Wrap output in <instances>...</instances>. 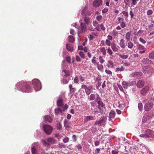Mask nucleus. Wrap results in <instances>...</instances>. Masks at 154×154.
Instances as JSON below:
<instances>
[{
	"instance_id": "obj_1",
	"label": "nucleus",
	"mask_w": 154,
	"mask_h": 154,
	"mask_svg": "<svg viewBox=\"0 0 154 154\" xmlns=\"http://www.w3.org/2000/svg\"><path fill=\"white\" fill-rule=\"evenodd\" d=\"M16 86L17 89L23 92L29 93L32 92L30 87L24 81L18 82Z\"/></svg>"
},
{
	"instance_id": "obj_2",
	"label": "nucleus",
	"mask_w": 154,
	"mask_h": 154,
	"mask_svg": "<svg viewBox=\"0 0 154 154\" xmlns=\"http://www.w3.org/2000/svg\"><path fill=\"white\" fill-rule=\"evenodd\" d=\"M32 82L35 91H39L41 89L42 86L39 80L37 79H34L32 80Z\"/></svg>"
},
{
	"instance_id": "obj_3",
	"label": "nucleus",
	"mask_w": 154,
	"mask_h": 154,
	"mask_svg": "<svg viewBox=\"0 0 154 154\" xmlns=\"http://www.w3.org/2000/svg\"><path fill=\"white\" fill-rule=\"evenodd\" d=\"M142 71L146 74L147 76H149L151 75L152 73L153 72L154 69L152 66H147L143 68Z\"/></svg>"
},
{
	"instance_id": "obj_4",
	"label": "nucleus",
	"mask_w": 154,
	"mask_h": 154,
	"mask_svg": "<svg viewBox=\"0 0 154 154\" xmlns=\"http://www.w3.org/2000/svg\"><path fill=\"white\" fill-rule=\"evenodd\" d=\"M141 137H154V131L149 129L146 130L145 134L140 135Z\"/></svg>"
},
{
	"instance_id": "obj_5",
	"label": "nucleus",
	"mask_w": 154,
	"mask_h": 154,
	"mask_svg": "<svg viewBox=\"0 0 154 154\" xmlns=\"http://www.w3.org/2000/svg\"><path fill=\"white\" fill-rule=\"evenodd\" d=\"M43 128L45 132L48 135L50 134L52 132L53 129L50 125H45L43 126Z\"/></svg>"
},
{
	"instance_id": "obj_6",
	"label": "nucleus",
	"mask_w": 154,
	"mask_h": 154,
	"mask_svg": "<svg viewBox=\"0 0 154 154\" xmlns=\"http://www.w3.org/2000/svg\"><path fill=\"white\" fill-rule=\"evenodd\" d=\"M68 108L67 105H66L64 107L61 108L58 107V108L55 109V113L56 115H58L60 113H62V111H64L66 109Z\"/></svg>"
},
{
	"instance_id": "obj_7",
	"label": "nucleus",
	"mask_w": 154,
	"mask_h": 154,
	"mask_svg": "<svg viewBox=\"0 0 154 154\" xmlns=\"http://www.w3.org/2000/svg\"><path fill=\"white\" fill-rule=\"evenodd\" d=\"M153 104L152 102H149L145 105L144 109L146 111H149L153 107Z\"/></svg>"
},
{
	"instance_id": "obj_8",
	"label": "nucleus",
	"mask_w": 154,
	"mask_h": 154,
	"mask_svg": "<svg viewBox=\"0 0 154 154\" xmlns=\"http://www.w3.org/2000/svg\"><path fill=\"white\" fill-rule=\"evenodd\" d=\"M38 144V143H35L32 144L31 151L32 154H37L36 148Z\"/></svg>"
},
{
	"instance_id": "obj_9",
	"label": "nucleus",
	"mask_w": 154,
	"mask_h": 154,
	"mask_svg": "<svg viewBox=\"0 0 154 154\" xmlns=\"http://www.w3.org/2000/svg\"><path fill=\"white\" fill-rule=\"evenodd\" d=\"M102 0H95L93 2V6L95 8L98 7L102 5Z\"/></svg>"
},
{
	"instance_id": "obj_10",
	"label": "nucleus",
	"mask_w": 154,
	"mask_h": 154,
	"mask_svg": "<svg viewBox=\"0 0 154 154\" xmlns=\"http://www.w3.org/2000/svg\"><path fill=\"white\" fill-rule=\"evenodd\" d=\"M57 104L58 107L61 108H63V107H64L66 105H67L66 104H64L63 103V99L60 97H59V99L57 100Z\"/></svg>"
},
{
	"instance_id": "obj_11",
	"label": "nucleus",
	"mask_w": 154,
	"mask_h": 154,
	"mask_svg": "<svg viewBox=\"0 0 154 154\" xmlns=\"http://www.w3.org/2000/svg\"><path fill=\"white\" fill-rule=\"evenodd\" d=\"M149 91V87L148 86H145L144 88L141 91L140 93L143 95H145Z\"/></svg>"
},
{
	"instance_id": "obj_12",
	"label": "nucleus",
	"mask_w": 154,
	"mask_h": 154,
	"mask_svg": "<svg viewBox=\"0 0 154 154\" xmlns=\"http://www.w3.org/2000/svg\"><path fill=\"white\" fill-rule=\"evenodd\" d=\"M154 116V114L153 113H149L144 115L143 118V121H145V119L148 117V119H150L153 117Z\"/></svg>"
},
{
	"instance_id": "obj_13",
	"label": "nucleus",
	"mask_w": 154,
	"mask_h": 154,
	"mask_svg": "<svg viewBox=\"0 0 154 154\" xmlns=\"http://www.w3.org/2000/svg\"><path fill=\"white\" fill-rule=\"evenodd\" d=\"M125 38L127 41H130V39L134 42L135 41V38L131 36V33L130 32H128L126 33L125 35Z\"/></svg>"
},
{
	"instance_id": "obj_14",
	"label": "nucleus",
	"mask_w": 154,
	"mask_h": 154,
	"mask_svg": "<svg viewBox=\"0 0 154 154\" xmlns=\"http://www.w3.org/2000/svg\"><path fill=\"white\" fill-rule=\"evenodd\" d=\"M70 75L69 71L66 69L63 70L62 72V75L63 77H67Z\"/></svg>"
},
{
	"instance_id": "obj_15",
	"label": "nucleus",
	"mask_w": 154,
	"mask_h": 154,
	"mask_svg": "<svg viewBox=\"0 0 154 154\" xmlns=\"http://www.w3.org/2000/svg\"><path fill=\"white\" fill-rule=\"evenodd\" d=\"M79 22L80 23L81 30L82 32H84L86 30L85 25L84 23H82V20H80Z\"/></svg>"
},
{
	"instance_id": "obj_16",
	"label": "nucleus",
	"mask_w": 154,
	"mask_h": 154,
	"mask_svg": "<svg viewBox=\"0 0 154 154\" xmlns=\"http://www.w3.org/2000/svg\"><path fill=\"white\" fill-rule=\"evenodd\" d=\"M47 141L48 142L49 146L50 144L55 143L56 142V140L54 138L49 137L47 139Z\"/></svg>"
},
{
	"instance_id": "obj_17",
	"label": "nucleus",
	"mask_w": 154,
	"mask_h": 154,
	"mask_svg": "<svg viewBox=\"0 0 154 154\" xmlns=\"http://www.w3.org/2000/svg\"><path fill=\"white\" fill-rule=\"evenodd\" d=\"M145 84V82L142 80H139L137 82V86L138 88H140L143 87Z\"/></svg>"
},
{
	"instance_id": "obj_18",
	"label": "nucleus",
	"mask_w": 154,
	"mask_h": 154,
	"mask_svg": "<svg viewBox=\"0 0 154 154\" xmlns=\"http://www.w3.org/2000/svg\"><path fill=\"white\" fill-rule=\"evenodd\" d=\"M92 86H89L87 87L85 89V92L86 94L89 95L92 92Z\"/></svg>"
},
{
	"instance_id": "obj_19",
	"label": "nucleus",
	"mask_w": 154,
	"mask_h": 154,
	"mask_svg": "<svg viewBox=\"0 0 154 154\" xmlns=\"http://www.w3.org/2000/svg\"><path fill=\"white\" fill-rule=\"evenodd\" d=\"M95 29L98 31H101V30H105V28L103 24H101L100 25H98V27H96Z\"/></svg>"
},
{
	"instance_id": "obj_20",
	"label": "nucleus",
	"mask_w": 154,
	"mask_h": 154,
	"mask_svg": "<svg viewBox=\"0 0 154 154\" xmlns=\"http://www.w3.org/2000/svg\"><path fill=\"white\" fill-rule=\"evenodd\" d=\"M44 120L46 122H51L52 120V119L50 115H47L44 117Z\"/></svg>"
},
{
	"instance_id": "obj_21",
	"label": "nucleus",
	"mask_w": 154,
	"mask_h": 154,
	"mask_svg": "<svg viewBox=\"0 0 154 154\" xmlns=\"http://www.w3.org/2000/svg\"><path fill=\"white\" fill-rule=\"evenodd\" d=\"M118 20L119 22L121 23V26L122 28H124L125 26V23L123 22L124 19L123 18L121 17H119L118 18Z\"/></svg>"
},
{
	"instance_id": "obj_22",
	"label": "nucleus",
	"mask_w": 154,
	"mask_h": 154,
	"mask_svg": "<svg viewBox=\"0 0 154 154\" xmlns=\"http://www.w3.org/2000/svg\"><path fill=\"white\" fill-rule=\"evenodd\" d=\"M111 48L113 51H117L119 48V47L115 44H113L111 45Z\"/></svg>"
},
{
	"instance_id": "obj_23",
	"label": "nucleus",
	"mask_w": 154,
	"mask_h": 154,
	"mask_svg": "<svg viewBox=\"0 0 154 154\" xmlns=\"http://www.w3.org/2000/svg\"><path fill=\"white\" fill-rule=\"evenodd\" d=\"M94 119V117L93 116H88L85 118L84 122L86 123L88 121L93 120Z\"/></svg>"
},
{
	"instance_id": "obj_24",
	"label": "nucleus",
	"mask_w": 154,
	"mask_h": 154,
	"mask_svg": "<svg viewBox=\"0 0 154 154\" xmlns=\"http://www.w3.org/2000/svg\"><path fill=\"white\" fill-rule=\"evenodd\" d=\"M142 61L145 64H151L152 63V62L151 60H149L147 58L143 59Z\"/></svg>"
},
{
	"instance_id": "obj_25",
	"label": "nucleus",
	"mask_w": 154,
	"mask_h": 154,
	"mask_svg": "<svg viewBox=\"0 0 154 154\" xmlns=\"http://www.w3.org/2000/svg\"><path fill=\"white\" fill-rule=\"evenodd\" d=\"M104 122V120L103 119H100L99 121H97L95 122L94 125H98L100 126H102Z\"/></svg>"
},
{
	"instance_id": "obj_26",
	"label": "nucleus",
	"mask_w": 154,
	"mask_h": 154,
	"mask_svg": "<svg viewBox=\"0 0 154 154\" xmlns=\"http://www.w3.org/2000/svg\"><path fill=\"white\" fill-rule=\"evenodd\" d=\"M119 45L122 48L124 49L125 48V41L123 39H121L119 43Z\"/></svg>"
},
{
	"instance_id": "obj_27",
	"label": "nucleus",
	"mask_w": 154,
	"mask_h": 154,
	"mask_svg": "<svg viewBox=\"0 0 154 154\" xmlns=\"http://www.w3.org/2000/svg\"><path fill=\"white\" fill-rule=\"evenodd\" d=\"M97 103L98 104V107L100 109H101V107H103L104 108L105 107V105L101 101H98L97 102Z\"/></svg>"
},
{
	"instance_id": "obj_28",
	"label": "nucleus",
	"mask_w": 154,
	"mask_h": 154,
	"mask_svg": "<svg viewBox=\"0 0 154 154\" xmlns=\"http://www.w3.org/2000/svg\"><path fill=\"white\" fill-rule=\"evenodd\" d=\"M66 48L67 50L70 51H72L73 50V47L71 44H67Z\"/></svg>"
},
{
	"instance_id": "obj_29",
	"label": "nucleus",
	"mask_w": 154,
	"mask_h": 154,
	"mask_svg": "<svg viewBox=\"0 0 154 154\" xmlns=\"http://www.w3.org/2000/svg\"><path fill=\"white\" fill-rule=\"evenodd\" d=\"M116 113L114 111L111 110L109 114L110 119H113L114 118Z\"/></svg>"
},
{
	"instance_id": "obj_30",
	"label": "nucleus",
	"mask_w": 154,
	"mask_h": 154,
	"mask_svg": "<svg viewBox=\"0 0 154 154\" xmlns=\"http://www.w3.org/2000/svg\"><path fill=\"white\" fill-rule=\"evenodd\" d=\"M96 65L97 66V67L99 70L101 71H103V65H102L101 64H99L98 63H97Z\"/></svg>"
},
{
	"instance_id": "obj_31",
	"label": "nucleus",
	"mask_w": 154,
	"mask_h": 154,
	"mask_svg": "<svg viewBox=\"0 0 154 154\" xmlns=\"http://www.w3.org/2000/svg\"><path fill=\"white\" fill-rule=\"evenodd\" d=\"M106 49H105V47L101 48L100 49V51L102 52L103 55H106Z\"/></svg>"
},
{
	"instance_id": "obj_32",
	"label": "nucleus",
	"mask_w": 154,
	"mask_h": 154,
	"mask_svg": "<svg viewBox=\"0 0 154 154\" xmlns=\"http://www.w3.org/2000/svg\"><path fill=\"white\" fill-rule=\"evenodd\" d=\"M107 66L109 68H112L113 66V62L111 61H109L108 62Z\"/></svg>"
},
{
	"instance_id": "obj_33",
	"label": "nucleus",
	"mask_w": 154,
	"mask_h": 154,
	"mask_svg": "<svg viewBox=\"0 0 154 154\" xmlns=\"http://www.w3.org/2000/svg\"><path fill=\"white\" fill-rule=\"evenodd\" d=\"M84 21L86 24L88 25L90 22V19L89 17H85L84 18Z\"/></svg>"
},
{
	"instance_id": "obj_34",
	"label": "nucleus",
	"mask_w": 154,
	"mask_h": 154,
	"mask_svg": "<svg viewBox=\"0 0 154 154\" xmlns=\"http://www.w3.org/2000/svg\"><path fill=\"white\" fill-rule=\"evenodd\" d=\"M122 84L123 87L125 89H127L128 86H129L128 85V83H127L125 82H123L122 83Z\"/></svg>"
},
{
	"instance_id": "obj_35",
	"label": "nucleus",
	"mask_w": 154,
	"mask_h": 154,
	"mask_svg": "<svg viewBox=\"0 0 154 154\" xmlns=\"http://www.w3.org/2000/svg\"><path fill=\"white\" fill-rule=\"evenodd\" d=\"M124 67L123 66H122L121 67L117 68L116 69L115 72H121L124 71Z\"/></svg>"
},
{
	"instance_id": "obj_36",
	"label": "nucleus",
	"mask_w": 154,
	"mask_h": 154,
	"mask_svg": "<svg viewBox=\"0 0 154 154\" xmlns=\"http://www.w3.org/2000/svg\"><path fill=\"white\" fill-rule=\"evenodd\" d=\"M41 142L43 145L46 146H49L48 143L47 141H46L45 140H41Z\"/></svg>"
},
{
	"instance_id": "obj_37",
	"label": "nucleus",
	"mask_w": 154,
	"mask_h": 154,
	"mask_svg": "<svg viewBox=\"0 0 154 154\" xmlns=\"http://www.w3.org/2000/svg\"><path fill=\"white\" fill-rule=\"evenodd\" d=\"M96 57L95 56L93 57L91 60L92 63L94 65H97V62L96 60Z\"/></svg>"
},
{
	"instance_id": "obj_38",
	"label": "nucleus",
	"mask_w": 154,
	"mask_h": 154,
	"mask_svg": "<svg viewBox=\"0 0 154 154\" xmlns=\"http://www.w3.org/2000/svg\"><path fill=\"white\" fill-rule=\"evenodd\" d=\"M68 41L71 42H73L75 41V39L73 38V37L72 36H69L68 37Z\"/></svg>"
},
{
	"instance_id": "obj_39",
	"label": "nucleus",
	"mask_w": 154,
	"mask_h": 154,
	"mask_svg": "<svg viewBox=\"0 0 154 154\" xmlns=\"http://www.w3.org/2000/svg\"><path fill=\"white\" fill-rule=\"evenodd\" d=\"M120 58L123 59H126L128 57V56L127 55L120 54L119 56Z\"/></svg>"
},
{
	"instance_id": "obj_40",
	"label": "nucleus",
	"mask_w": 154,
	"mask_h": 154,
	"mask_svg": "<svg viewBox=\"0 0 154 154\" xmlns=\"http://www.w3.org/2000/svg\"><path fill=\"white\" fill-rule=\"evenodd\" d=\"M65 77H63L62 79V82L64 84H66L68 83L69 81V79H66Z\"/></svg>"
},
{
	"instance_id": "obj_41",
	"label": "nucleus",
	"mask_w": 154,
	"mask_h": 154,
	"mask_svg": "<svg viewBox=\"0 0 154 154\" xmlns=\"http://www.w3.org/2000/svg\"><path fill=\"white\" fill-rule=\"evenodd\" d=\"M107 53L109 54L110 55H112L113 54V52L112 50L110 48H108L106 49Z\"/></svg>"
},
{
	"instance_id": "obj_42",
	"label": "nucleus",
	"mask_w": 154,
	"mask_h": 154,
	"mask_svg": "<svg viewBox=\"0 0 154 154\" xmlns=\"http://www.w3.org/2000/svg\"><path fill=\"white\" fill-rule=\"evenodd\" d=\"M137 47L140 50H144L145 49L144 47V46H142L140 45H137Z\"/></svg>"
},
{
	"instance_id": "obj_43",
	"label": "nucleus",
	"mask_w": 154,
	"mask_h": 154,
	"mask_svg": "<svg viewBox=\"0 0 154 154\" xmlns=\"http://www.w3.org/2000/svg\"><path fill=\"white\" fill-rule=\"evenodd\" d=\"M134 11L135 10L133 11L132 10H131V11L130 12L129 14L131 16V18H132L134 16Z\"/></svg>"
},
{
	"instance_id": "obj_44",
	"label": "nucleus",
	"mask_w": 154,
	"mask_h": 154,
	"mask_svg": "<svg viewBox=\"0 0 154 154\" xmlns=\"http://www.w3.org/2000/svg\"><path fill=\"white\" fill-rule=\"evenodd\" d=\"M105 44L106 45L108 46H110L111 45L110 41L106 39L105 41Z\"/></svg>"
},
{
	"instance_id": "obj_45",
	"label": "nucleus",
	"mask_w": 154,
	"mask_h": 154,
	"mask_svg": "<svg viewBox=\"0 0 154 154\" xmlns=\"http://www.w3.org/2000/svg\"><path fill=\"white\" fill-rule=\"evenodd\" d=\"M96 96L94 94H92L90 96V99L91 100H94L95 99Z\"/></svg>"
},
{
	"instance_id": "obj_46",
	"label": "nucleus",
	"mask_w": 154,
	"mask_h": 154,
	"mask_svg": "<svg viewBox=\"0 0 154 154\" xmlns=\"http://www.w3.org/2000/svg\"><path fill=\"white\" fill-rule=\"evenodd\" d=\"M149 57L150 58H154V51H152L151 53H150L149 55Z\"/></svg>"
},
{
	"instance_id": "obj_47",
	"label": "nucleus",
	"mask_w": 154,
	"mask_h": 154,
	"mask_svg": "<svg viewBox=\"0 0 154 154\" xmlns=\"http://www.w3.org/2000/svg\"><path fill=\"white\" fill-rule=\"evenodd\" d=\"M138 108L140 110H141L143 108V105L141 103H139L138 104Z\"/></svg>"
},
{
	"instance_id": "obj_48",
	"label": "nucleus",
	"mask_w": 154,
	"mask_h": 154,
	"mask_svg": "<svg viewBox=\"0 0 154 154\" xmlns=\"http://www.w3.org/2000/svg\"><path fill=\"white\" fill-rule=\"evenodd\" d=\"M134 82L133 81H129L128 82V85L129 86H132L134 85Z\"/></svg>"
},
{
	"instance_id": "obj_49",
	"label": "nucleus",
	"mask_w": 154,
	"mask_h": 154,
	"mask_svg": "<svg viewBox=\"0 0 154 154\" xmlns=\"http://www.w3.org/2000/svg\"><path fill=\"white\" fill-rule=\"evenodd\" d=\"M99 61L101 63H103L104 62V60L103 59L102 57L101 56H99Z\"/></svg>"
},
{
	"instance_id": "obj_50",
	"label": "nucleus",
	"mask_w": 154,
	"mask_h": 154,
	"mask_svg": "<svg viewBox=\"0 0 154 154\" xmlns=\"http://www.w3.org/2000/svg\"><path fill=\"white\" fill-rule=\"evenodd\" d=\"M153 13V11L151 10H149L147 12V15L149 16L152 14Z\"/></svg>"
},
{
	"instance_id": "obj_51",
	"label": "nucleus",
	"mask_w": 154,
	"mask_h": 154,
	"mask_svg": "<svg viewBox=\"0 0 154 154\" xmlns=\"http://www.w3.org/2000/svg\"><path fill=\"white\" fill-rule=\"evenodd\" d=\"M96 95V98L95 100V101L97 102L98 101H100L99 100H100V98L98 94H97Z\"/></svg>"
},
{
	"instance_id": "obj_52",
	"label": "nucleus",
	"mask_w": 154,
	"mask_h": 154,
	"mask_svg": "<svg viewBox=\"0 0 154 154\" xmlns=\"http://www.w3.org/2000/svg\"><path fill=\"white\" fill-rule=\"evenodd\" d=\"M128 48H131L133 47V44L131 42H129L128 44Z\"/></svg>"
},
{
	"instance_id": "obj_53",
	"label": "nucleus",
	"mask_w": 154,
	"mask_h": 154,
	"mask_svg": "<svg viewBox=\"0 0 154 154\" xmlns=\"http://www.w3.org/2000/svg\"><path fill=\"white\" fill-rule=\"evenodd\" d=\"M79 55L83 59L85 58V55L83 52L80 51L79 53Z\"/></svg>"
},
{
	"instance_id": "obj_54",
	"label": "nucleus",
	"mask_w": 154,
	"mask_h": 154,
	"mask_svg": "<svg viewBox=\"0 0 154 154\" xmlns=\"http://www.w3.org/2000/svg\"><path fill=\"white\" fill-rule=\"evenodd\" d=\"M93 25L95 27V28L96 27H98V25L97 24V23L96 21H93Z\"/></svg>"
},
{
	"instance_id": "obj_55",
	"label": "nucleus",
	"mask_w": 154,
	"mask_h": 154,
	"mask_svg": "<svg viewBox=\"0 0 154 154\" xmlns=\"http://www.w3.org/2000/svg\"><path fill=\"white\" fill-rule=\"evenodd\" d=\"M59 147L61 148H64L65 147V145L63 143H59Z\"/></svg>"
},
{
	"instance_id": "obj_56",
	"label": "nucleus",
	"mask_w": 154,
	"mask_h": 154,
	"mask_svg": "<svg viewBox=\"0 0 154 154\" xmlns=\"http://www.w3.org/2000/svg\"><path fill=\"white\" fill-rule=\"evenodd\" d=\"M62 126L60 123H58L57 125V129L60 130Z\"/></svg>"
},
{
	"instance_id": "obj_57",
	"label": "nucleus",
	"mask_w": 154,
	"mask_h": 154,
	"mask_svg": "<svg viewBox=\"0 0 154 154\" xmlns=\"http://www.w3.org/2000/svg\"><path fill=\"white\" fill-rule=\"evenodd\" d=\"M69 141V138L67 137L64 138L63 140V141L64 143H67Z\"/></svg>"
},
{
	"instance_id": "obj_58",
	"label": "nucleus",
	"mask_w": 154,
	"mask_h": 154,
	"mask_svg": "<svg viewBox=\"0 0 154 154\" xmlns=\"http://www.w3.org/2000/svg\"><path fill=\"white\" fill-rule=\"evenodd\" d=\"M105 72L108 75H111L112 74V72L110 70H108L107 69H106Z\"/></svg>"
},
{
	"instance_id": "obj_59",
	"label": "nucleus",
	"mask_w": 154,
	"mask_h": 154,
	"mask_svg": "<svg viewBox=\"0 0 154 154\" xmlns=\"http://www.w3.org/2000/svg\"><path fill=\"white\" fill-rule=\"evenodd\" d=\"M111 152L112 154H118L119 151L117 150H113Z\"/></svg>"
},
{
	"instance_id": "obj_60",
	"label": "nucleus",
	"mask_w": 154,
	"mask_h": 154,
	"mask_svg": "<svg viewBox=\"0 0 154 154\" xmlns=\"http://www.w3.org/2000/svg\"><path fill=\"white\" fill-rule=\"evenodd\" d=\"M139 40L140 42L144 44H145L146 42V41L142 38H140L139 39Z\"/></svg>"
},
{
	"instance_id": "obj_61",
	"label": "nucleus",
	"mask_w": 154,
	"mask_h": 154,
	"mask_svg": "<svg viewBox=\"0 0 154 154\" xmlns=\"http://www.w3.org/2000/svg\"><path fill=\"white\" fill-rule=\"evenodd\" d=\"M74 82L75 83H77L78 82V77H75L74 79Z\"/></svg>"
},
{
	"instance_id": "obj_62",
	"label": "nucleus",
	"mask_w": 154,
	"mask_h": 154,
	"mask_svg": "<svg viewBox=\"0 0 154 154\" xmlns=\"http://www.w3.org/2000/svg\"><path fill=\"white\" fill-rule=\"evenodd\" d=\"M118 88H119L120 90L123 93V92H124V91L122 87V86L120 85H118Z\"/></svg>"
},
{
	"instance_id": "obj_63",
	"label": "nucleus",
	"mask_w": 154,
	"mask_h": 154,
	"mask_svg": "<svg viewBox=\"0 0 154 154\" xmlns=\"http://www.w3.org/2000/svg\"><path fill=\"white\" fill-rule=\"evenodd\" d=\"M102 18V16L101 15H99L97 17L96 19L98 21H100Z\"/></svg>"
},
{
	"instance_id": "obj_64",
	"label": "nucleus",
	"mask_w": 154,
	"mask_h": 154,
	"mask_svg": "<svg viewBox=\"0 0 154 154\" xmlns=\"http://www.w3.org/2000/svg\"><path fill=\"white\" fill-rule=\"evenodd\" d=\"M108 11V9L107 8H105L102 10V12L103 13H106Z\"/></svg>"
}]
</instances>
